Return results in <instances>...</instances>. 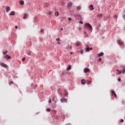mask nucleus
<instances>
[{
	"mask_svg": "<svg viewBox=\"0 0 125 125\" xmlns=\"http://www.w3.org/2000/svg\"><path fill=\"white\" fill-rule=\"evenodd\" d=\"M80 53L81 54L83 55V49L81 50L80 51Z\"/></svg>",
	"mask_w": 125,
	"mask_h": 125,
	"instance_id": "nucleus-27",
	"label": "nucleus"
},
{
	"mask_svg": "<svg viewBox=\"0 0 125 125\" xmlns=\"http://www.w3.org/2000/svg\"><path fill=\"white\" fill-rule=\"evenodd\" d=\"M66 49L67 50H68V51H70L72 49V46H67L66 47Z\"/></svg>",
	"mask_w": 125,
	"mask_h": 125,
	"instance_id": "nucleus-10",
	"label": "nucleus"
},
{
	"mask_svg": "<svg viewBox=\"0 0 125 125\" xmlns=\"http://www.w3.org/2000/svg\"><path fill=\"white\" fill-rule=\"evenodd\" d=\"M52 101H53V102H55V103H56L57 102V97L54 96L52 99Z\"/></svg>",
	"mask_w": 125,
	"mask_h": 125,
	"instance_id": "nucleus-5",
	"label": "nucleus"
},
{
	"mask_svg": "<svg viewBox=\"0 0 125 125\" xmlns=\"http://www.w3.org/2000/svg\"><path fill=\"white\" fill-rule=\"evenodd\" d=\"M67 70H71V65H69L68 67L67 68Z\"/></svg>",
	"mask_w": 125,
	"mask_h": 125,
	"instance_id": "nucleus-26",
	"label": "nucleus"
},
{
	"mask_svg": "<svg viewBox=\"0 0 125 125\" xmlns=\"http://www.w3.org/2000/svg\"><path fill=\"white\" fill-rule=\"evenodd\" d=\"M118 82H121V78H118Z\"/></svg>",
	"mask_w": 125,
	"mask_h": 125,
	"instance_id": "nucleus-47",
	"label": "nucleus"
},
{
	"mask_svg": "<svg viewBox=\"0 0 125 125\" xmlns=\"http://www.w3.org/2000/svg\"><path fill=\"white\" fill-rule=\"evenodd\" d=\"M121 123H124V119H121Z\"/></svg>",
	"mask_w": 125,
	"mask_h": 125,
	"instance_id": "nucleus-43",
	"label": "nucleus"
},
{
	"mask_svg": "<svg viewBox=\"0 0 125 125\" xmlns=\"http://www.w3.org/2000/svg\"><path fill=\"white\" fill-rule=\"evenodd\" d=\"M85 26L89 29V30L92 31V26L89 23H86Z\"/></svg>",
	"mask_w": 125,
	"mask_h": 125,
	"instance_id": "nucleus-1",
	"label": "nucleus"
},
{
	"mask_svg": "<svg viewBox=\"0 0 125 125\" xmlns=\"http://www.w3.org/2000/svg\"><path fill=\"white\" fill-rule=\"evenodd\" d=\"M63 30V28H61V31H62Z\"/></svg>",
	"mask_w": 125,
	"mask_h": 125,
	"instance_id": "nucleus-53",
	"label": "nucleus"
},
{
	"mask_svg": "<svg viewBox=\"0 0 125 125\" xmlns=\"http://www.w3.org/2000/svg\"><path fill=\"white\" fill-rule=\"evenodd\" d=\"M84 36L85 38H88V35H87V33H86V32H84Z\"/></svg>",
	"mask_w": 125,
	"mask_h": 125,
	"instance_id": "nucleus-16",
	"label": "nucleus"
},
{
	"mask_svg": "<svg viewBox=\"0 0 125 125\" xmlns=\"http://www.w3.org/2000/svg\"><path fill=\"white\" fill-rule=\"evenodd\" d=\"M114 18H116V19L118 18V15H115L114 16Z\"/></svg>",
	"mask_w": 125,
	"mask_h": 125,
	"instance_id": "nucleus-33",
	"label": "nucleus"
},
{
	"mask_svg": "<svg viewBox=\"0 0 125 125\" xmlns=\"http://www.w3.org/2000/svg\"><path fill=\"white\" fill-rule=\"evenodd\" d=\"M29 55H31V53H29Z\"/></svg>",
	"mask_w": 125,
	"mask_h": 125,
	"instance_id": "nucleus-55",
	"label": "nucleus"
},
{
	"mask_svg": "<svg viewBox=\"0 0 125 125\" xmlns=\"http://www.w3.org/2000/svg\"><path fill=\"white\" fill-rule=\"evenodd\" d=\"M15 15V12L14 11H13L12 12H11L9 14V16H13Z\"/></svg>",
	"mask_w": 125,
	"mask_h": 125,
	"instance_id": "nucleus-8",
	"label": "nucleus"
},
{
	"mask_svg": "<svg viewBox=\"0 0 125 125\" xmlns=\"http://www.w3.org/2000/svg\"><path fill=\"white\" fill-rule=\"evenodd\" d=\"M81 8H82V7L80 5L77 6L76 7V9L78 11H80V10H81Z\"/></svg>",
	"mask_w": 125,
	"mask_h": 125,
	"instance_id": "nucleus-12",
	"label": "nucleus"
},
{
	"mask_svg": "<svg viewBox=\"0 0 125 125\" xmlns=\"http://www.w3.org/2000/svg\"><path fill=\"white\" fill-rule=\"evenodd\" d=\"M123 18H125V15L123 16Z\"/></svg>",
	"mask_w": 125,
	"mask_h": 125,
	"instance_id": "nucleus-49",
	"label": "nucleus"
},
{
	"mask_svg": "<svg viewBox=\"0 0 125 125\" xmlns=\"http://www.w3.org/2000/svg\"><path fill=\"white\" fill-rule=\"evenodd\" d=\"M9 10H10V7L9 6H6V12H9Z\"/></svg>",
	"mask_w": 125,
	"mask_h": 125,
	"instance_id": "nucleus-11",
	"label": "nucleus"
},
{
	"mask_svg": "<svg viewBox=\"0 0 125 125\" xmlns=\"http://www.w3.org/2000/svg\"><path fill=\"white\" fill-rule=\"evenodd\" d=\"M6 30H8V29H9V27H8V26H6Z\"/></svg>",
	"mask_w": 125,
	"mask_h": 125,
	"instance_id": "nucleus-45",
	"label": "nucleus"
},
{
	"mask_svg": "<svg viewBox=\"0 0 125 125\" xmlns=\"http://www.w3.org/2000/svg\"><path fill=\"white\" fill-rule=\"evenodd\" d=\"M57 43L58 44H60V42H57Z\"/></svg>",
	"mask_w": 125,
	"mask_h": 125,
	"instance_id": "nucleus-50",
	"label": "nucleus"
},
{
	"mask_svg": "<svg viewBox=\"0 0 125 125\" xmlns=\"http://www.w3.org/2000/svg\"><path fill=\"white\" fill-rule=\"evenodd\" d=\"M87 84H90V83H91V81H87Z\"/></svg>",
	"mask_w": 125,
	"mask_h": 125,
	"instance_id": "nucleus-32",
	"label": "nucleus"
},
{
	"mask_svg": "<svg viewBox=\"0 0 125 125\" xmlns=\"http://www.w3.org/2000/svg\"><path fill=\"white\" fill-rule=\"evenodd\" d=\"M68 21H71V20H72V18H68Z\"/></svg>",
	"mask_w": 125,
	"mask_h": 125,
	"instance_id": "nucleus-38",
	"label": "nucleus"
},
{
	"mask_svg": "<svg viewBox=\"0 0 125 125\" xmlns=\"http://www.w3.org/2000/svg\"><path fill=\"white\" fill-rule=\"evenodd\" d=\"M49 6V4L48 3H45L44 4V8L48 7Z\"/></svg>",
	"mask_w": 125,
	"mask_h": 125,
	"instance_id": "nucleus-17",
	"label": "nucleus"
},
{
	"mask_svg": "<svg viewBox=\"0 0 125 125\" xmlns=\"http://www.w3.org/2000/svg\"><path fill=\"white\" fill-rule=\"evenodd\" d=\"M80 24H83V21H80Z\"/></svg>",
	"mask_w": 125,
	"mask_h": 125,
	"instance_id": "nucleus-41",
	"label": "nucleus"
},
{
	"mask_svg": "<svg viewBox=\"0 0 125 125\" xmlns=\"http://www.w3.org/2000/svg\"><path fill=\"white\" fill-rule=\"evenodd\" d=\"M64 95H65V96H67L68 95V92H65Z\"/></svg>",
	"mask_w": 125,
	"mask_h": 125,
	"instance_id": "nucleus-34",
	"label": "nucleus"
},
{
	"mask_svg": "<svg viewBox=\"0 0 125 125\" xmlns=\"http://www.w3.org/2000/svg\"><path fill=\"white\" fill-rule=\"evenodd\" d=\"M6 59H10V58H11V57H10L9 55H6Z\"/></svg>",
	"mask_w": 125,
	"mask_h": 125,
	"instance_id": "nucleus-22",
	"label": "nucleus"
},
{
	"mask_svg": "<svg viewBox=\"0 0 125 125\" xmlns=\"http://www.w3.org/2000/svg\"><path fill=\"white\" fill-rule=\"evenodd\" d=\"M68 101V100L67 99H66V98L63 97L61 99V102H62V103H65Z\"/></svg>",
	"mask_w": 125,
	"mask_h": 125,
	"instance_id": "nucleus-4",
	"label": "nucleus"
},
{
	"mask_svg": "<svg viewBox=\"0 0 125 125\" xmlns=\"http://www.w3.org/2000/svg\"><path fill=\"white\" fill-rule=\"evenodd\" d=\"M20 4L21 5H23L24 4V1L21 0L20 1Z\"/></svg>",
	"mask_w": 125,
	"mask_h": 125,
	"instance_id": "nucleus-18",
	"label": "nucleus"
},
{
	"mask_svg": "<svg viewBox=\"0 0 125 125\" xmlns=\"http://www.w3.org/2000/svg\"><path fill=\"white\" fill-rule=\"evenodd\" d=\"M111 92L112 95H114V97L117 98V94H116V92H115V91L111 90Z\"/></svg>",
	"mask_w": 125,
	"mask_h": 125,
	"instance_id": "nucleus-7",
	"label": "nucleus"
},
{
	"mask_svg": "<svg viewBox=\"0 0 125 125\" xmlns=\"http://www.w3.org/2000/svg\"><path fill=\"white\" fill-rule=\"evenodd\" d=\"M0 65L2 67H3V68H5L6 69H7V68H8V65H7V64L4 63H2V62L0 63Z\"/></svg>",
	"mask_w": 125,
	"mask_h": 125,
	"instance_id": "nucleus-3",
	"label": "nucleus"
},
{
	"mask_svg": "<svg viewBox=\"0 0 125 125\" xmlns=\"http://www.w3.org/2000/svg\"><path fill=\"white\" fill-rule=\"evenodd\" d=\"M99 61H100V62L102 61V58H100L99 59Z\"/></svg>",
	"mask_w": 125,
	"mask_h": 125,
	"instance_id": "nucleus-37",
	"label": "nucleus"
},
{
	"mask_svg": "<svg viewBox=\"0 0 125 125\" xmlns=\"http://www.w3.org/2000/svg\"><path fill=\"white\" fill-rule=\"evenodd\" d=\"M46 110H47V112H50L51 109L50 108H47Z\"/></svg>",
	"mask_w": 125,
	"mask_h": 125,
	"instance_id": "nucleus-29",
	"label": "nucleus"
},
{
	"mask_svg": "<svg viewBox=\"0 0 125 125\" xmlns=\"http://www.w3.org/2000/svg\"><path fill=\"white\" fill-rule=\"evenodd\" d=\"M47 15H51V12H49L48 13H46Z\"/></svg>",
	"mask_w": 125,
	"mask_h": 125,
	"instance_id": "nucleus-30",
	"label": "nucleus"
},
{
	"mask_svg": "<svg viewBox=\"0 0 125 125\" xmlns=\"http://www.w3.org/2000/svg\"><path fill=\"white\" fill-rule=\"evenodd\" d=\"M23 15H24V16L23 17V19H25V18H27V16H28V15L27 14H26V13H24L23 14Z\"/></svg>",
	"mask_w": 125,
	"mask_h": 125,
	"instance_id": "nucleus-19",
	"label": "nucleus"
},
{
	"mask_svg": "<svg viewBox=\"0 0 125 125\" xmlns=\"http://www.w3.org/2000/svg\"><path fill=\"white\" fill-rule=\"evenodd\" d=\"M103 16V15H102V14L98 15V17H99L100 18H102Z\"/></svg>",
	"mask_w": 125,
	"mask_h": 125,
	"instance_id": "nucleus-25",
	"label": "nucleus"
},
{
	"mask_svg": "<svg viewBox=\"0 0 125 125\" xmlns=\"http://www.w3.org/2000/svg\"><path fill=\"white\" fill-rule=\"evenodd\" d=\"M72 4H73L72 2H69L67 4V7L68 8L71 7V6H72Z\"/></svg>",
	"mask_w": 125,
	"mask_h": 125,
	"instance_id": "nucleus-15",
	"label": "nucleus"
},
{
	"mask_svg": "<svg viewBox=\"0 0 125 125\" xmlns=\"http://www.w3.org/2000/svg\"><path fill=\"white\" fill-rule=\"evenodd\" d=\"M22 61H25V58L24 57L22 58Z\"/></svg>",
	"mask_w": 125,
	"mask_h": 125,
	"instance_id": "nucleus-42",
	"label": "nucleus"
},
{
	"mask_svg": "<svg viewBox=\"0 0 125 125\" xmlns=\"http://www.w3.org/2000/svg\"><path fill=\"white\" fill-rule=\"evenodd\" d=\"M5 53H7V51H5Z\"/></svg>",
	"mask_w": 125,
	"mask_h": 125,
	"instance_id": "nucleus-54",
	"label": "nucleus"
},
{
	"mask_svg": "<svg viewBox=\"0 0 125 125\" xmlns=\"http://www.w3.org/2000/svg\"><path fill=\"white\" fill-rule=\"evenodd\" d=\"M117 72H119L120 71L119 70V69H117L116 70Z\"/></svg>",
	"mask_w": 125,
	"mask_h": 125,
	"instance_id": "nucleus-52",
	"label": "nucleus"
},
{
	"mask_svg": "<svg viewBox=\"0 0 125 125\" xmlns=\"http://www.w3.org/2000/svg\"><path fill=\"white\" fill-rule=\"evenodd\" d=\"M10 85H11V84H13V81H11L10 83H9Z\"/></svg>",
	"mask_w": 125,
	"mask_h": 125,
	"instance_id": "nucleus-28",
	"label": "nucleus"
},
{
	"mask_svg": "<svg viewBox=\"0 0 125 125\" xmlns=\"http://www.w3.org/2000/svg\"><path fill=\"white\" fill-rule=\"evenodd\" d=\"M122 73H123L124 74H125V68H124V69L123 70Z\"/></svg>",
	"mask_w": 125,
	"mask_h": 125,
	"instance_id": "nucleus-36",
	"label": "nucleus"
},
{
	"mask_svg": "<svg viewBox=\"0 0 125 125\" xmlns=\"http://www.w3.org/2000/svg\"><path fill=\"white\" fill-rule=\"evenodd\" d=\"M48 102H49V103H51V99H50L49 100Z\"/></svg>",
	"mask_w": 125,
	"mask_h": 125,
	"instance_id": "nucleus-39",
	"label": "nucleus"
},
{
	"mask_svg": "<svg viewBox=\"0 0 125 125\" xmlns=\"http://www.w3.org/2000/svg\"><path fill=\"white\" fill-rule=\"evenodd\" d=\"M15 29H18V26L17 25L15 26Z\"/></svg>",
	"mask_w": 125,
	"mask_h": 125,
	"instance_id": "nucleus-44",
	"label": "nucleus"
},
{
	"mask_svg": "<svg viewBox=\"0 0 125 125\" xmlns=\"http://www.w3.org/2000/svg\"><path fill=\"white\" fill-rule=\"evenodd\" d=\"M40 32L41 33H43V29H41Z\"/></svg>",
	"mask_w": 125,
	"mask_h": 125,
	"instance_id": "nucleus-40",
	"label": "nucleus"
},
{
	"mask_svg": "<svg viewBox=\"0 0 125 125\" xmlns=\"http://www.w3.org/2000/svg\"><path fill=\"white\" fill-rule=\"evenodd\" d=\"M74 17L77 18V19H80L81 20H83V17L80 14L74 15Z\"/></svg>",
	"mask_w": 125,
	"mask_h": 125,
	"instance_id": "nucleus-2",
	"label": "nucleus"
},
{
	"mask_svg": "<svg viewBox=\"0 0 125 125\" xmlns=\"http://www.w3.org/2000/svg\"><path fill=\"white\" fill-rule=\"evenodd\" d=\"M85 51H86L87 52H88V51H89V47H86Z\"/></svg>",
	"mask_w": 125,
	"mask_h": 125,
	"instance_id": "nucleus-23",
	"label": "nucleus"
},
{
	"mask_svg": "<svg viewBox=\"0 0 125 125\" xmlns=\"http://www.w3.org/2000/svg\"><path fill=\"white\" fill-rule=\"evenodd\" d=\"M117 43L119 44V45H122V44H124V42H122L121 40H118Z\"/></svg>",
	"mask_w": 125,
	"mask_h": 125,
	"instance_id": "nucleus-9",
	"label": "nucleus"
},
{
	"mask_svg": "<svg viewBox=\"0 0 125 125\" xmlns=\"http://www.w3.org/2000/svg\"><path fill=\"white\" fill-rule=\"evenodd\" d=\"M103 55H104V53L103 52H101L99 55L98 56L100 57V56H103Z\"/></svg>",
	"mask_w": 125,
	"mask_h": 125,
	"instance_id": "nucleus-21",
	"label": "nucleus"
},
{
	"mask_svg": "<svg viewBox=\"0 0 125 125\" xmlns=\"http://www.w3.org/2000/svg\"><path fill=\"white\" fill-rule=\"evenodd\" d=\"M56 41L57 42H59V41H60V38H57Z\"/></svg>",
	"mask_w": 125,
	"mask_h": 125,
	"instance_id": "nucleus-35",
	"label": "nucleus"
},
{
	"mask_svg": "<svg viewBox=\"0 0 125 125\" xmlns=\"http://www.w3.org/2000/svg\"><path fill=\"white\" fill-rule=\"evenodd\" d=\"M80 42H76L75 43V45H76V46H79V45H80Z\"/></svg>",
	"mask_w": 125,
	"mask_h": 125,
	"instance_id": "nucleus-24",
	"label": "nucleus"
},
{
	"mask_svg": "<svg viewBox=\"0 0 125 125\" xmlns=\"http://www.w3.org/2000/svg\"><path fill=\"white\" fill-rule=\"evenodd\" d=\"M59 13L58 11H56L55 13V16H59Z\"/></svg>",
	"mask_w": 125,
	"mask_h": 125,
	"instance_id": "nucleus-20",
	"label": "nucleus"
},
{
	"mask_svg": "<svg viewBox=\"0 0 125 125\" xmlns=\"http://www.w3.org/2000/svg\"><path fill=\"white\" fill-rule=\"evenodd\" d=\"M83 72L85 73H87L88 72H89V73L90 72V70H89V69H88V68L85 67L83 69Z\"/></svg>",
	"mask_w": 125,
	"mask_h": 125,
	"instance_id": "nucleus-6",
	"label": "nucleus"
},
{
	"mask_svg": "<svg viewBox=\"0 0 125 125\" xmlns=\"http://www.w3.org/2000/svg\"><path fill=\"white\" fill-rule=\"evenodd\" d=\"M89 50H92V47L89 48Z\"/></svg>",
	"mask_w": 125,
	"mask_h": 125,
	"instance_id": "nucleus-48",
	"label": "nucleus"
},
{
	"mask_svg": "<svg viewBox=\"0 0 125 125\" xmlns=\"http://www.w3.org/2000/svg\"><path fill=\"white\" fill-rule=\"evenodd\" d=\"M70 54L72 55V54H73V52H70Z\"/></svg>",
	"mask_w": 125,
	"mask_h": 125,
	"instance_id": "nucleus-51",
	"label": "nucleus"
},
{
	"mask_svg": "<svg viewBox=\"0 0 125 125\" xmlns=\"http://www.w3.org/2000/svg\"><path fill=\"white\" fill-rule=\"evenodd\" d=\"M89 8L90 10L91 11L93 10V9H94V7H93V5L92 4L90 5Z\"/></svg>",
	"mask_w": 125,
	"mask_h": 125,
	"instance_id": "nucleus-14",
	"label": "nucleus"
},
{
	"mask_svg": "<svg viewBox=\"0 0 125 125\" xmlns=\"http://www.w3.org/2000/svg\"><path fill=\"white\" fill-rule=\"evenodd\" d=\"M3 55H5V54H6V53H5V52H3Z\"/></svg>",
	"mask_w": 125,
	"mask_h": 125,
	"instance_id": "nucleus-46",
	"label": "nucleus"
},
{
	"mask_svg": "<svg viewBox=\"0 0 125 125\" xmlns=\"http://www.w3.org/2000/svg\"><path fill=\"white\" fill-rule=\"evenodd\" d=\"M85 83H86V81H85V80L84 79H83L81 81V83L82 84H85Z\"/></svg>",
	"mask_w": 125,
	"mask_h": 125,
	"instance_id": "nucleus-13",
	"label": "nucleus"
},
{
	"mask_svg": "<svg viewBox=\"0 0 125 125\" xmlns=\"http://www.w3.org/2000/svg\"><path fill=\"white\" fill-rule=\"evenodd\" d=\"M119 72L117 73V75H121V74H122V71H118Z\"/></svg>",
	"mask_w": 125,
	"mask_h": 125,
	"instance_id": "nucleus-31",
	"label": "nucleus"
}]
</instances>
